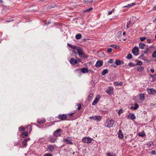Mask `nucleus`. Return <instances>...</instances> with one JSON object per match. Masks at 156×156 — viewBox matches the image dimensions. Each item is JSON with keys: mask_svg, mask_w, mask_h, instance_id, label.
I'll list each match as a JSON object with an SVG mask.
<instances>
[{"mask_svg": "<svg viewBox=\"0 0 156 156\" xmlns=\"http://www.w3.org/2000/svg\"><path fill=\"white\" fill-rule=\"evenodd\" d=\"M100 98V96L99 95H98L96 97L92 103V105H96L98 102Z\"/></svg>", "mask_w": 156, "mask_h": 156, "instance_id": "nucleus-8", "label": "nucleus"}, {"mask_svg": "<svg viewBox=\"0 0 156 156\" xmlns=\"http://www.w3.org/2000/svg\"><path fill=\"white\" fill-rule=\"evenodd\" d=\"M150 76L151 77H152V78H153L154 76L153 75H152L151 74H150Z\"/></svg>", "mask_w": 156, "mask_h": 156, "instance_id": "nucleus-63", "label": "nucleus"}, {"mask_svg": "<svg viewBox=\"0 0 156 156\" xmlns=\"http://www.w3.org/2000/svg\"><path fill=\"white\" fill-rule=\"evenodd\" d=\"M98 55H101V56H100L101 57H104L105 56V55L103 52H100L98 53Z\"/></svg>", "mask_w": 156, "mask_h": 156, "instance_id": "nucleus-38", "label": "nucleus"}, {"mask_svg": "<svg viewBox=\"0 0 156 156\" xmlns=\"http://www.w3.org/2000/svg\"><path fill=\"white\" fill-rule=\"evenodd\" d=\"M58 117L59 119L62 121L66 120L67 118V116L65 114H61Z\"/></svg>", "mask_w": 156, "mask_h": 156, "instance_id": "nucleus-10", "label": "nucleus"}, {"mask_svg": "<svg viewBox=\"0 0 156 156\" xmlns=\"http://www.w3.org/2000/svg\"><path fill=\"white\" fill-rule=\"evenodd\" d=\"M115 63L117 65H119L121 64H123L124 62L123 61H121L120 60H116L115 61Z\"/></svg>", "mask_w": 156, "mask_h": 156, "instance_id": "nucleus-17", "label": "nucleus"}, {"mask_svg": "<svg viewBox=\"0 0 156 156\" xmlns=\"http://www.w3.org/2000/svg\"><path fill=\"white\" fill-rule=\"evenodd\" d=\"M139 38L141 41H143L146 39V37H140Z\"/></svg>", "mask_w": 156, "mask_h": 156, "instance_id": "nucleus-43", "label": "nucleus"}, {"mask_svg": "<svg viewBox=\"0 0 156 156\" xmlns=\"http://www.w3.org/2000/svg\"><path fill=\"white\" fill-rule=\"evenodd\" d=\"M127 119H131L132 120H133L136 119V117L134 114L131 113L128 115L127 116Z\"/></svg>", "mask_w": 156, "mask_h": 156, "instance_id": "nucleus-14", "label": "nucleus"}, {"mask_svg": "<svg viewBox=\"0 0 156 156\" xmlns=\"http://www.w3.org/2000/svg\"><path fill=\"white\" fill-rule=\"evenodd\" d=\"M68 46L69 47L75 49H76V46L74 45H73L70 44H68Z\"/></svg>", "mask_w": 156, "mask_h": 156, "instance_id": "nucleus-34", "label": "nucleus"}, {"mask_svg": "<svg viewBox=\"0 0 156 156\" xmlns=\"http://www.w3.org/2000/svg\"><path fill=\"white\" fill-rule=\"evenodd\" d=\"M145 44L143 43H140L139 44V48L141 49H143L145 47Z\"/></svg>", "mask_w": 156, "mask_h": 156, "instance_id": "nucleus-25", "label": "nucleus"}, {"mask_svg": "<svg viewBox=\"0 0 156 156\" xmlns=\"http://www.w3.org/2000/svg\"><path fill=\"white\" fill-rule=\"evenodd\" d=\"M151 153L152 154H154L155 155L156 154V152L154 150H153L151 152Z\"/></svg>", "mask_w": 156, "mask_h": 156, "instance_id": "nucleus-56", "label": "nucleus"}, {"mask_svg": "<svg viewBox=\"0 0 156 156\" xmlns=\"http://www.w3.org/2000/svg\"><path fill=\"white\" fill-rule=\"evenodd\" d=\"M114 123V121L112 119L107 120L105 124V126L108 128L112 126Z\"/></svg>", "mask_w": 156, "mask_h": 156, "instance_id": "nucleus-1", "label": "nucleus"}, {"mask_svg": "<svg viewBox=\"0 0 156 156\" xmlns=\"http://www.w3.org/2000/svg\"><path fill=\"white\" fill-rule=\"evenodd\" d=\"M150 71L152 73H154V69H151Z\"/></svg>", "mask_w": 156, "mask_h": 156, "instance_id": "nucleus-58", "label": "nucleus"}, {"mask_svg": "<svg viewBox=\"0 0 156 156\" xmlns=\"http://www.w3.org/2000/svg\"><path fill=\"white\" fill-rule=\"evenodd\" d=\"M78 108H77L78 110H79L80 109L81 107V105L80 104H77Z\"/></svg>", "mask_w": 156, "mask_h": 156, "instance_id": "nucleus-49", "label": "nucleus"}, {"mask_svg": "<svg viewBox=\"0 0 156 156\" xmlns=\"http://www.w3.org/2000/svg\"><path fill=\"white\" fill-rule=\"evenodd\" d=\"M45 120H38L37 121V122L39 124L43 123L45 122Z\"/></svg>", "mask_w": 156, "mask_h": 156, "instance_id": "nucleus-32", "label": "nucleus"}, {"mask_svg": "<svg viewBox=\"0 0 156 156\" xmlns=\"http://www.w3.org/2000/svg\"><path fill=\"white\" fill-rule=\"evenodd\" d=\"M57 138L52 136H50L48 138V140L51 143H54L56 141Z\"/></svg>", "mask_w": 156, "mask_h": 156, "instance_id": "nucleus-11", "label": "nucleus"}, {"mask_svg": "<svg viewBox=\"0 0 156 156\" xmlns=\"http://www.w3.org/2000/svg\"><path fill=\"white\" fill-rule=\"evenodd\" d=\"M93 140V139L90 137H84L82 139V141L84 143L88 144L90 143Z\"/></svg>", "mask_w": 156, "mask_h": 156, "instance_id": "nucleus-3", "label": "nucleus"}, {"mask_svg": "<svg viewBox=\"0 0 156 156\" xmlns=\"http://www.w3.org/2000/svg\"><path fill=\"white\" fill-rule=\"evenodd\" d=\"M144 56V54L141 55L139 57V58L141 59L142 60H145V59L143 58V57Z\"/></svg>", "mask_w": 156, "mask_h": 156, "instance_id": "nucleus-46", "label": "nucleus"}, {"mask_svg": "<svg viewBox=\"0 0 156 156\" xmlns=\"http://www.w3.org/2000/svg\"><path fill=\"white\" fill-rule=\"evenodd\" d=\"M80 58L82 59H84L87 58L88 57V56L83 53L80 56Z\"/></svg>", "mask_w": 156, "mask_h": 156, "instance_id": "nucleus-23", "label": "nucleus"}, {"mask_svg": "<svg viewBox=\"0 0 156 156\" xmlns=\"http://www.w3.org/2000/svg\"><path fill=\"white\" fill-rule=\"evenodd\" d=\"M112 87H109V89L107 90L106 92L108 94H110L112 93Z\"/></svg>", "mask_w": 156, "mask_h": 156, "instance_id": "nucleus-27", "label": "nucleus"}, {"mask_svg": "<svg viewBox=\"0 0 156 156\" xmlns=\"http://www.w3.org/2000/svg\"><path fill=\"white\" fill-rule=\"evenodd\" d=\"M140 98L142 101H143L145 99V96L144 94H139Z\"/></svg>", "mask_w": 156, "mask_h": 156, "instance_id": "nucleus-21", "label": "nucleus"}, {"mask_svg": "<svg viewBox=\"0 0 156 156\" xmlns=\"http://www.w3.org/2000/svg\"><path fill=\"white\" fill-rule=\"evenodd\" d=\"M81 35L80 34H78L76 35L75 37L76 39H79L81 37Z\"/></svg>", "mask_w": 156, "mask_h": 156, "instance_id": "nucleus-33", "label": "nucleus"}, {"mask_svg": "<svg viewBox=\"0 0 156 156\" xmlns=\"http://www.w3.org/2000/svg\"><path fill=\"white\" fill-rule=\"evenodd\" d=\"M147 91L149 94L153 95L155 94L156 93V90L153 88L147 89Z\"/></svg>", "mask_w": 156, "mask_h": 156, "instance_id": "nucleus-7", "label": "nucleus"}, {"mask_svg": "<svg viewBox=\"0 0 156 156\" xmlns=\"http://www.w3.org/2000/svg\"><path fill=\"white\" fill-rule=\"evenodd\" d=\"M71 138L69 137H67L66 139L63 140V142L67 144L73 145V143L72 142Z\"/></svg>", "mask_w": 156, "mask_h": 156, "instance_id": "nucleus-6", "label": "nucleus"}, {"mask_svg": "<svg viewBox=\"0 0 156 156\" xmlns=\"http://www.w3.org/2000/svg\"><path fill=\"white\" fill-rule=\"evenodd\" d=\"M44 156H52V155L50 153H48L45 154Z\"/></svg>", "mask_w": 156, "mask_h": 156, "instance_id": "nucleus-54", "label": "nucleus"}, {"mask_svg": "<svg viewBox=\"0 0 156 156\" xmlns=\"http://www.w3.org/2000/svg\"><path fill=\"white\" fill-rule=\"evenodd\" d=\"M106 154V156H116V154L114 153H111L110 152H108Z\"/></svg>", "mask_w": 156, "mask_h": 156, "instance_id": "nucleus-29", "label": "nucleus"}, {"mask_svg": "<svg viewBox=\"0 0 156 156\" xmlns=\"http://www.w3.org/2000/svg\"><path fill=\"white\" fill-rule=\"evenodd\" d=\"M103 64V61L102 60H98L96 64V66L97 67H99L102 66Z\"/></svg>", "mask_w": 156, "mask_h": 156, "instance_id": "nucleus-13", "label": "nucleus"}, {"mask_svg": "<svg viewBox=\"0 0 156 156\" xmlns=\"http://www.w3.org/2000/svg\"><path fill=\"white\" fill-rule=\"evenodd\" d=\"M134 107L136 109L139 107V105L137 103H135V104Z\"/></svg>", "mask_w": 156, "mask_h": 156, "instance_id": "nucleus-52", "label": "nucleus"}, {"mask_svg": "<svg viewBox=\"0 0 156 156\" xmlns=\"http://www.w3.org/2000/svg\"><path fill=\"white\" fill-rule=\"evenodd\" d=\"M147 43H150L152 42V40L151 39H147Z\"/></svg>", "mask_w": 156, "mask_h": 156, "instance_id": "nucleus-53", "label": "nucleus"}, {"mask_svg": "<svg viewBox=\"0 0 156 156\" xmlns=\"http://www.w3.org/2000/svg\"><path fill=\"white\" fill-rule=\"evenodd\" d=\"M27 145V141L26 140H24L22 142V146H20L21 147L23 148L26 147Z\"/></svg>", "mask_w": 156, "mask_h": 156, "instance_id": "nucleus-19", "label": "nucleus"}, {"mask_svg": "<svg viewBox=\"0 0 156 156\" xmlns=\"http://www.w3.org/2000/svg\"><path fill=\"white\" fill-rule=\"evenodd\" d=\"M142 62H141V61H138L136 65H136H142Z\"/></svg>", "mask_w": 156, "mask_h": 156, "instance_id": "nucleus-45", "label": "nucleus"}, {"mask_svg": "<svg viewBox=\"0 0 156 156\" xmlns=\"http://www.w3.org/2000/svg\"><path fill=\"white\" fill-rule=\"evenodd\" d=\"M152 56L155 58H156V50L153 53Z\"/></svg>", "mask_w": 156, "mask_h": 156, "instance_id": "nucleus-42", "label": "nucleus"}, {"mask_svg": "<svg viewBox=\"0 0 156 156\" xmlns=\"http://www.w3.org/2000/svg\"><path fill=\"white\" fill-rule=\"evenodd\" d=\"M131 23V21H129L128 22H127V24L128 25H130Z\"/></svg>", "mask_w": 156, "mask_h": 156, "instance_id": "nucleus-59", "label": "nucleus"}, {"mask_svg": "<svg viewBox=\"0 0 156 156\" xmlns=\"http://www.w3.org/2000/svg\"><path fill=\"white\" fill-rule=\"evenodd\" d=\"M62 130L61 129H59L56 130L54 133V135L55 137L60 136L61 135V132Z\"/></svg>", "mask_w": 156, "mask_h": 156, "instance_id": "nucleus-5", "label": "nucleus"}, {"mask_svg": "<svg viewBox=\"0 0 156 156\" xmlns=\"http://www.w3.org/2000/svg\"><path fill=\"white\" fill-rule=\"evenodd\" d=\"M144 69V68L143 67H142L141 66H138L137 68V70L138 71L141 72L143 71Z\"/></svg>", "mask_w": 156, "mask_h": 156, "instance_id": "nucleus-31", "label": "nucleus"}, {"mask_svg": "<svg viewBox=\"0 0 156 156\" xmlns=\"http://www.w3.org/2000/svg\"><path fill=\"white\" fill-rule=\"evenodd\" d=\"M110 46L116 49H119V46H116L115 45H110Z\"/></svg>", "mask_w": 156, "mask_h": 156, "instance_id": "nucleus-35", "label": "nucleus"}, {"mask_svg": "<svg viewBox=\"0 0 156 156\" xmlns=\"http://www.w3.org/2000/svg\"><path fill=\"white\" fill-rule=\"evenodd\" d=\"M85 3H90L92 2V0H84Z\"/></svg>", "mask_w": 156, "mask_h": 156, "instance_id": "nucleus-39", "label": "nucleus"}, {"mask_svg": "<svg viewBox=\"0 0 156 156\" xmlns=\"http://www.w3.org/2000/svg\"><path fill=\"white\" fill-rule=\"evenodd\" d=\"M132 55L131 54H129L127 55L126 58L128 59H130L132 58Z\"/></svg>", "mask_w": 156, "mask_h": 156, "instance_id": "nucleus-36", "label": "nucleus"}, {"mask_svg": "<svg viewBox=\"0 0 156 156\" xmlns=\"http://www.w3.org/2000/svg\"><path fill=\"white\" fill-rule=\"evenodd\" d=\"M21 134L22 137L24 138L27 137L28 136V133L27 132H23Z\"/></svg>", "mask_w": 156, "mask_h": 156, "instance_id": "nucleus-26", "label": "nucleus"}, {"mask_svg": "<svg viewBox=\"0 0 156 156\" xmlns=\"http://www.w3.org/2000/svg\"><path fill=\"white\" fill-rule=\"evenodd\" d=\"M48 150L50 151H53L55 150L54 146L53 145H50L48 147Z\"/></svg>", "mask_w": 156, "mask_h": 156, "instance_id": "nucleus-15", "label": "nucleus"}, {"mask_svg": "<svg viewBox=\"0 0 156 156\" xmlns=\"http://www.w3.org/2000/svg\"><path fill=\"white\" fill-rule=\"evenodd\" d=\"M114 11V9H113L112 11H109L108 12V15H110L112 13V12H113Z\"/></svg>", "mask_w": 156, "mask_h": 156, "instance_id": "nucleus-55", "label": "nucleus"}, {"mask_svg": "<svg viewBox=\"0 0 156 156\" xmlns=\"http://www.w3.org/2000/svg\"><path fill=\"white\" fill-rule=\"evenodd\" d=\"M114 84L115 86H121L122 85V82H115L114 83Z\"/></svg>", "mask_w": 156, "mask_h": 156, "instance_id": "nucleus-20", "label": "nucleus"}, {"mask_svg": "<svg viewBox=\"0 0 156 156\" xmlns=\"http://www.w3.org/2000/svg\"><path fill=\"white\" fill-rule=\"evenodd\" d=\"M89 119L91 120L96 121L98 122H100L102 119V117L100 115H94L90 117Z\"/></svg>", "mask_w": 156, "mask_h": 156, "instance_id": "nucleus-2", "label": "nucleus"}, {"mask_svg": "<svg viewBox=\"0 0 156 156\" xmlns=\"http://www.w3.org/2000/svg\"><path fill=\"white\" fill-rule=\"evenodd\" d=\"M113 62V60L112 59H109L108 62L109 63H112Z\"/></svg>", "mask_w": 156, "mask_h": 156, "instance_id": "nucleus-57", "label": "nucleus"}, {"mask_svg": "<svg viewBox=\"0 0 156 156\" xmlns=\"http://www.w3.org/2000/svg\"><path fill=\"white\" fill-rule=\"evenodd\" d=\"M123 112V110L122 109H120L118 112V114L119 115H120V114L122 113Z\"/></svg>", "mask_w": 156, "mask_h": 156, "instance_id": "nucleus-50", "label": "nucleus"}, {"mask_svg": "<svg viewBox=\"0 0 156 156\" xmlns=\"http://www.w3.org/2000/svg\"><path fill=\"white\" fill-rule=\"evenodd\" d=\"M21 141V140H19L15 144V145L16 146L19 145L20 144Z\"/></svg>", "mask_w": 156, "mask_h": 156, "instance_id": "nucleus-47", "label": "nucleus"}, {"mask_svg": "<svg viewBox=\"0 0 156 156\" xmlns=\"http://www.w3.org/2000/svg\"><path fill=\"white\" fill-rule=\"evenodd\" d=\"M138 135L139 136L143 137V136H145V134L144 133V132H140L138 133Z\"/></svg>", "mask_w": 156, "mask_h": 156, "instance_id": "nucleus-30", "label": "nucleus"}, {"mask_svg": "<svg viewBox=\"0 0 156 156\" xmlns=\"http://www.w3.org/2000/svg\"><path fill=\"white\" fill-rule=\"evenodd\" d=\"M128 65L130 67H134L136 66V64L133 63L132 62H129Z\"/></svg>", "mask_w": 156, "mask_h": 156, "instance_id": "nucleus-37", "label": "nucleus"}, {"mask_svg": "<svg viewBox=\"0 0 156 156\" xmlns=\"http://www.w3.org/2000/svg\"><path fill=\"white\" fill-rule=\"evenodd\" d=\"M118 136L120 139H122L123 138V135L122 134V131L119 130L118 133Z\"/></svg>", "mask_w": 156, "mask_h": 156, "instance_id": "nucleus-18", "label": "nucleus"}, {"mask_svg": "<svg viewBox=\"0 0 156 156\" xmlns=\"http://www.w3.org/2000/svg\"><path fill=\"white\" fill-rule=\"evenodd\" d=\"M153 22H156V18H155V19L153 21Z\"/></svg>", "mask_w": 156, "mask_h": 156, "instance_id": "nucleus-64", "label": "nucleus"}, {"mask_svg": "<svg viewBox=\"0 0 156 156\" xmlns=\"http://www.w3.org/2000/svg\"><path fill=\"white\" fill-rule=\"evenodd\" d=\"M76 70L78 71H81L83 73H87L88 72V69L85 68H83L82 69H76Z\"/></svg>", "mask_w": 156, "mask_h": 156, "instance_id": "nucleus-9", "label": "nucleus"}, {"mask_svg": "<svg viewBox=\"0 0 156 156\" xmlns=\"http://www.w3.org/2000/svg\"><path fill=\"white\" fill-rule=\"evenodd\" d=\"M112 50V49L111 48H108L107 49V51L108 53H111Z\"/></svg>", "mask_w": 156, "mask_h": 156, "instance_id": "nucleus-44", "label": "nucleus"}, {"mask_svg": "<svg viewBox=\"0 0 156 156\" xmlns=\"http://www.w3.org/2000/svg\"><path fill=\"white\" fill-rule=\"evenodd\" d=\"M78 54L79 56L81 55L84 53L82 48L79 47L76 49Z\"/></svg>", "mask_w": 156, "mask_h": 156, "instance_id": "nucleus-12", "label": "nucleus"}, {"mask_svg": "<svg viewBox=\"0 0 156 156\" xmlns=\"http://www.w3.org/2000/svg\"><path fill=\"white\" fill-rule=\"evenodd\" d=\"M93 9V8H90L84 11V12H89Z\"/></svg>", "mask_w": 156, "mask_h": 156, "instance_id": "nucleus-40", "label": "nucleus"}, {"mask_svg": "<svg viewBox=\"0 0 156 156\" xmlns=\"http://www.w3.org/2000/svg\"><path fill=\"white\" fill-rule=\"evenodd\" d=\"M70 63L72 65H75L77 63V61L73 58H72L70 59Z\"/></svg>", "mask_w": 156, "mask_h": 156, "instance_id": "nucleus-16", "label": "nucleus"}, {"mask_svg": "<svg viewBox=\"0 0 156 156\" xmlns=\"http://www.w3.org/2000/svg\"><path fill=\"white\" fill-rule=\"evenodd\" d=\"M108 72V70L107 69H104L102 72L101 74L103 75H105Z\"/></svg>", "mask_w": 156, "mask_h": 156, "instance_id": "nucleus-28", "label": "nucleus"}, {"mask_svg": "<svg viewBox=\"0 0 156 156\" xmlns=\"http://www.w3.org/2000/svg\"><path fill=\"white\" fill-rule=\"evenodd\" d=\"M139 49L138 47L135 46L132 49V52L134 55L137 56L139 55Z\"/></svg>", "mask_w": 156, "mask_h": 156, "instance_id": "nucleus-4", "label": "nucleus"}, {"mask_svg": "<svg viewBox=\"0 0 156 156\" xmlns=\"http://www.w3.org/2000/svg\"><path fill=\"white\" fill-rule=\"evenodd\" d=\"M73 113H71V114H69L68 115H69L70 116H73Z\"/></svg>", "mask_w": 156, "mask_h": 156, "instance_id": "nucleus-62", "label": "nucleus"}, {"mask_svg": "<svg viewBox=\"0 0 156 156\" xmlns=\"http://www.w3.org/2000/svg\"><path fill=\"white\" fill-rule=\"evenodd\" d=\"M149 50V49L148 48H147L144 51V53L145 54H147L148 53Z\"/></svg>", "mask_w": 156, "mask_h": 156, "instance_id": "nucleus-51", "label": "nucleus"}, {"mask_svg": "<svg viewBox=\"0 0 156 156\" xmlns=\"http://www.w3.org/2000/svg\"><path fill=\"white\" fill-rule=\"evenodd\" d=\"M27 131L29 130V132H30L31 130V127L30 125L28 126L27 127Z\"/></svg>", "mask_w": 156, "mask_h": 156, "instance_id": "nucleus-41", "label": "nucleus"}, {"mask_svg": "<svg viewBox=\"0 0 156 156\" xmlns=\"http://www.w3.org/2000/svg\"><path fill=\"white\" fill-rule=\"evenodd\" d=\"M135 5V3H133L130 4H128L127 5L124 6L123 8H129L132 6H133Z\"/></svg>", "mask_w": 156, "mask_h": 156, "instance_id": "nucleus-24", "label": "nucleus"}, {"mask_svg": "<svg viewBox=\"0 0 156 156\" xmlns=\"http://www.w3.org/2000/svg\"><path fill=\"white\" fill-rule=\"evenodd\" d=\"M3 2L2 0H0V4H2Z\"/></svg>", "mask_w": 156, "mask_h": 156, "instance_id": "nucleus-61", "label": "nucleus"}, {"mask_svg": "<svg viewBox=\"0 0 156 156\" xmlns=\"http://www.w3.org/2000/svg\"><path fill=\"white\" fill-rule=\"evenodd\" d=\"M130 108L131 109H133L134 110H136V109H135V108L134 107L131 106Z\"/></svg>", "mask_w": 156, "mask_h": 156, "instance_id": "nucleus-60", "label": "nucleus"}, {"mask_svg": "<svg viewBox=\"0 0 156 156\" xmlns=\"http://www.w3.org/2000/svg\"><path fill=\"white\" fill-rule=\"evenodd\" d=\"M94 96V94L93 93H90L89 94L88 100L89 101H91L92 100V99Z\"/></svg>", "mask_w": 156, "mask_h": 156, "instance_id": "nucleus-22", "label": "nucleus"}, {"mask_svg": "<svg viewBox=\"0 0 156 156\" xmlns=\"http://www.w3.org/2000/svg\"><path fill=\"white\" fill-rule=\"evenodd\" d=\"M19 129L21 131H23L25 130L24 129L22 126L20 127L19 128Z\"/></svg>", "mask_w": 156, "mask_h": 156, "instance_id": "nucleus-48", "label": "nucleus"}]
</instances>
